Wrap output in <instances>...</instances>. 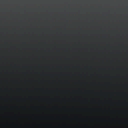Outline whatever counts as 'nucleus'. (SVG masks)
<instances>
[{"mask_svg": "<svg viewBox=\"0 0 128 128\" xmlns=\"http://www.w3.org/2000/svg\"><path fill=\"white\" fill-rule=\"evenodd\" d=\"M64 8H65V7H64ZM65 16V14H64V16Z\"/></svg>", "mask_w": 128, "mask_h": 128, "instance_id": "f257e3e1", "label": "nucleus"}]
</instances>
